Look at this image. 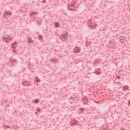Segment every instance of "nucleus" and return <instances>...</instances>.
I'll use <instances>...</instances> for the list:
<instances>
[{
    "instance_id": "f257e3e1",
    "label": "nucleus",
    "mask_w": 130,
    "mask_h": 130,
    "mask_svg": "<svg viewBox=\"0 0 130 130\" xmlns=\"http://www.w3.org/2000/svg\"><path fill=\"white\" fill-rule=\"evenodd\" d=\"M88 24L89 25L88 27H90L91 30H94L96 29V27L94 26L93 25V22H92V19H90L89 20H88Z\"/></svg>"
},
{
    "instance_id": "f03ea898",
    "label": "nucleus",
    "mask_w": 130,
    "mask_h": 130,
    "mask_svg": "<svg viewBox=\"0 0 130 130\" xmlns=\"http://www.w3.org/2000/svg\"><path fill=\"white\" fill-rule=\"evenodd\" d=\"M68 32H66L65 34H62L60 37L61 40L62 41H64V40H67L66 39L68 38Z\"/></svg>"
},
{
    "instance_id": "7ed1b4c3",
    "label": "nucleus",
    "mask_w": 130,
    "mask_h": 130,
    "mask_svg": "<svg viewBox=\"0 0 130 130\" xmlns=\"http://www.w3.org/2000/svg\"><path fill=\"white\" fill-rule=\"evenodd\" d=\"M3 40H5V41H6V43H8L10 42V41H9L10 40H12V39H13V38H11L8 35H6V36H4V37L3 38Z\"/></svg>"
},
{
    "instance_id": "20e7f679",
    "label": "nucleus",
    "mask_w": 130,
    "mask_h": 130,
    "mask_svg": "<svg viewBox=\"0 0 130 130\" xmlns=\"http://www.w3.org/2000/svg\"><path fill=\"white\" fill-rule=\"evenodd\" d=\"M21 84H22L23 86H26V87L30 86V83L27 81H23L21 82Z\"/></svg>"
},
{
    "instance_id": "39448f33",
    "label": "nucleus",
    "mask_w": 130,
    "mask_h": 130,
    "mask_svg": "<svg viewBox=\"0 0 130 130\" xmlns=\"http://www.w3.org/2000/svg\"><path fill=\"white\" fill-rule=\"evenodd\" d=\"M80 50H81V49L78 47H75L74 51V53H76V52H80Z\"/></svg>"
},
{
    "instance_id": "423d86ee",
    "label": "nucleus",
    "mask_w": 130,
    "mask_h": 130,
    "mask_svg": "<svg viewBox=\"0 0 130 130\" xmlns=\"http://www.w3.org/2000/svg\"><path fill=\"white\" fill-rule=\"evenodd\" d=\"M16 44H17V43H16V42L15 43L12 44L11 47L13 48V49H16Z\"/></svg>"
},
{
    "instance_id": "0eeeda50",
    "label": "nucleus",
    "mask_w": 130,
    "mask_h": 130,
    "mask_svg": "<svg viewBox=\"0 0 130 130\" xmlns=\"http://www.w3.org/2000/svg\"><path fill=\"white\" fill-rule=\"evenodd\" d=\"M71 99H72V101H71ZM69 100H70V103H71L72 104V103H73V102H74V101H75V99L74 98H73V97H70V98L69 99Z\"/></svg>"
},
{
    "instance_id": "6e6552de",
    "label": "nucleus",
    "mask_w": 130,
    "mask_h": 130,
    "mask_svg": "<svg viewBox=\"0 0 130 130\" xmlns=\"http://www.w3.org/2000/svg\"><path fill=\"white\" fill-rule=\"evenodd\" d=\"M35 81H36V82H37V83H38L39 82H40V80H39V78H38V77H36L35 78Z\"/></svg>"
},
{
    "instance_id": "1a4fd4ad",
    "label": "nucleus",
    "mask_w": 130,
    "mask_h": 130,
    "mask_svg": "<svg viewBox=\"0 0 130 130\" xmlns=\"http://www.w3.org/2000/svg\"><path fill=\"white\" fill-rule=\"evenodd\" d=\"M68 7H69V8H70V7H71L72 8H74V7H75V4L71 3V4H69L68 5Z\"/></svg>"
},
{
    "instance_id": "9d476101",
    "label": "nucleus",
    "mask_w": 130,
    "mask_h": 130,
    "mask_svg": "<svg viewBox=\"0 0 130 130\" xmlns=\"http://www.w3.org/2000/svg\"><path fill=\"white\" fill-rule=\"evenodd\" d=\"M71 4H73V5H76V4H77V0H73Z\"/></svg>"
},
{
    "instance_id": "9b49d317",
    "label": "nucleus",
    "mask_w": 130,
    "mask_h": 130,
    "mask_svg": "<svg viewBox=\"0 0 130 130\" xmlns=\"http://www.w3.org/2000/svg\"><path fill=\"white\" fill-rule=\"evenodd\" d=\"M83 111H84V110H83V109H80L78 111V113L79 114H81V113H82Z\"/></svg>"
},
{
    "instance_id": "f8f14e48",
    "label": "nucleus",
    "mask_w": 130,
    "mask_h": 130,
    "mask_svg": "<svg viewBox=\"0 0 130 130\" xmlns=\"http://www.w3.org/2000/svg\"><path fill=\"white\" fill-rule=\"evenodd\" d=\"M11 12H6L5 14H4V17H6V15H7V16H9L10 15H11Z\"/></svg>"
},
{
    "instance_id": "ddd939ff",
    "label": "nucleus",
    "mask_w": 130,
    "mask_h": 130,
    "mask_svg": "<svg viewBox=\"0 0 130 130\" xmlns=\"http://www.w3.org/2000/svg\"><path fill=\"white\" fill-rule=\"evenodd\" d=\"M28 42L29 43H33V40H32V38H28Z\"/></svg>"
},
{
    "instance_id": "4468645a",
    "label": "nucleus",
    "mask_w": 130,
    "mask_h": 130,
    "mask_svg": "<svg viewBox=\"0 0 130 130\" xmlns=\"http://www.w3.org/2000/svg\"><path fill=\"white\" fill-rule=\"evenodd\" d=\"M55 27H56V28H59V25L58 24V23L56 22L55 24Z\"/></svg>"
},
{
    "instance_id": "2eb2a0df",
    "label": "nucleus",
    "mask_w": 130,
    "mask_h": 130,
    "mask_svg": "<svg viewBox=\"0 0 130 130\" xmlns=\"http://www.w3.org/2000/svg\"><path fill=\"white\" fill-rule=\"evenodd\" d=\"M39 101L38 99H37L34 101V103H38Z\"/></svg>"
},
{
    "instance_id": "dca6fc26",
    "label": "nucleus",
    "mask_w": 130,
    "mask_h": 130,
    "mask_svg": "<svg viewBox=\"0 0 130 130\" xmlns=\"http://www.w3.org/2000/svg\"><path fill=\"white\" fill-rule=\"evenodd\" d=\"M51 61H52V62H54V63H56L57 62V60L54 59L51 60Z\"/></svg>"
},
{
    "instance_id": "f3484780",
    "label": "nucleus",
    "mask_w": 130,
    "mask_h": 130,
    "mask_svg": "<svg viewBox=\"0 0 130 130\" xmlns=\"http://www.w3.org/2000/svg\"><path fill=\"white\" fill-rule=\"evenodd\" d=\"M68 11H75L74 9H71L70 7H69V6H68Z\"/></svg>"
},
{
    "instance_id": "a211bd4d",
    "label": "nucleus",
    "mask_w": 130,
    "mask_h": 130,
    "mask_svg": "<svg viewBox=\"0 0 130 130\" xmlns=\"http://www.w3.org/2000/svg\"><path fill=\"white\" fill-rule=\"evenodd\" d=\"M74 124L75 125H78V124H79V122L77 121H74Z\"/></svg>"
},
{
    "instance_id": "6ab92c4d",
    "label": "nucleus",
    "mask_w": 130,
    "mask_h": 130,
    "mask_svg": "<svg viewBox=\"0 0 130 130\" xmlns=\"http://www.w3.org/2000/svg\"><path fill=\"white\" fill-rule=\"evenodd\" d=\"M35 14H36L35 12H32V13H31V14L30 15V16H35Z\"/></svg>"
},
{
    "instance_id": "aec40b11",
    "label": "nucleus",
    "mask_w": 130,
    "mask_h": 130,
    "mask_svg": "<svg viewBox=\"0 0 130 130\" xmlns=\"http://www.w3.org/2000/svg\"><path fill=\"white\" fill-rule=\"evenodd\" d=\"M37 112H39V113H40V112H41V110H40V109H38L37 110Z\"/></svg>"
},
{
    "instance_id": "412c9836",
    "label": "nucleus",
    "mask_w": 130,
    "mask_h": 130,
    "mask_svg": "<svg viewBox=\"0 0 130 130\" xmlns=\"http://www.w3.org/2000/svg\"><path fill=\"white\" fill-rule=\"evenodd\" d=\"M95 74H96L97 75H99V74H100V72H98V71H95Z\"/></svg>"
},
{
    "instance_id": "4be33fe9",
    "label": "nucleus",
    "mask_w": 130,
    "mask_h": 130,
    "mask_svg": "<svg viewBox=\"0 0 130 130\" xmlns=\"http://www.w3.org/2000/svg\"><path fill=\"white\" fill-rule=\"evenodd\" d=\"M42 3H44V4H45V3H46V0H43L42 1Z\"/></svg>"
},
{
    "instance_id": "5701e85b",
    "label": "nucleus",
    "mask_w": 130,
    "mask_h": 130,
    "mask_svg": "<svg viewBox=\"0 0 130 130\" xmlns=\"http://www.w3.org/2000/svg\"><path fill=\"white\" fill-rule=\"evenodd\" d=\"M117 79H120V76H118L117 77Z\"/></svg>"
},
{
    "instance_id": "b1692460",
    "label": "nucleus",
    "mask_w": 130,
    "mask_h": 130,
    "mask_svg": "<svg viewBox=\"0 0 130 130\" xmlns=\"http://www.w3.org/2000/svg\"><path fill=\"white\" fill-rule=\"evenodd\" d=\"M5 126V127H10V126Z\"/></svg>"
},
{
    "instance_id": "393cba45",
    "label": "nucleus",
    "mask_w": 130,
    "mask_h": 130,
    "mask_svg": "<svg viewBox=\"0 0 130 130\" xmlns=\"http://www.w3.org/2000/svg\"><path fill=\"white\" fill-rule=\"evenodd\" d=\"M96 111L95 109H92V111Z\"/></svg>"
},
{
    "instance_id": "a878e982",
    "label": "nucleus",
    "mask_w": 130,
    "mask_h": 130,
    "mask_svg": "<svg viewBox=\"0 0 130 130\" xmlns=\"http://www.w3.org/2000/svg\"><path fill=\"white\" fill-rule=\"evenodd\" d=\"M117 84H120V82H117Z\"/></svg>"
},
{
    "instance_id": "bb28decb",
    "label": "nucleus",
    "mask_w": 130,
    "mask_h": 130,
    "mask_svg": "<svg viewBox=\"0 0 130 130\" xmlns=\"http://www.w3.org/2000/svg\"><path fill=\"white\" fill-rule=\"evenodd\" d=\"M35 114H37V112H35Z\"/></svg>"
},
{
    "instance_id": "cd10ccee",
    "label": "nucleus",
    "mask_w": 130,
    "mask_h": 130,
    "mask_svg": "<svg viewBox=\"0 0 130 130\" xmlns=\"http://www.w3.org/2000/svg\"><path fill=\"white\" fill-rule=\"evenodd\" d=\"M93 113H95V112H93Z\"/></svg>"
}]
</instances>
